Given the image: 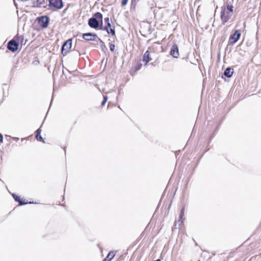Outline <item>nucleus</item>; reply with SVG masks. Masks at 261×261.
Segmentation results:
<instances>
[{
  "label": "nucleus",
  "mask_w": 261,
  "mask_h": 261,
  "mask_svg": "<svg viewBox=\"0 0 261 261\" xmlns=\"http://www.w3.org/2000/svg\"><path fill=\"white\" fill-rule=\"evenodd\" d=\"M241 36V33L239 31L236 30L234 33L232 35L230 39L233 40V42L236 43L240 38Z\"/></svg>",
  "instance_id": "9d476101"
},
{
  "label": "nucleus",
  "mask_w": 261,
  "mask_h": 261,
  "mask_svg": "<svg viewBox=\"0 0 261 261\" xmlns=\"http://www.w3.org/2000/svg\"><path fill=\"white\" fill-rule=\"evenodd\" d=\"M41 132V130L40 128H39L37 130L36 138L37 140L44 142L42 137L40 135Z\"/></svg>",
  "instance_id": "ddd939ff"
},
{
  "label": "nucleus",
  "mask_w": 261,
  "mask_h": 261,
  "mask_svg": "<svg viewBox=\"0 0 261 261\" xmlns=\"http://www.w3.org/2000/svg\"><path fill=\"white\" fill-rule=\"evenodd\" d=\"M128 0H122L121 5L122 6H125L127 3Z\"/></svg>",
  "instance_id": "a211bd4d"
},
{
  "label": "nucleus",
  "mask_w": 261,
  "mask_h": 261,
  "mask_svg": "<svg viewBox=\"0 0 261 261\" xmlns=\"http://www.w3.org/2000/svg\"><path fill=\"white\" fill-rule=\"evenodd\" d=\"M96 35L92 33H85L83 35V38L86 41H94Z\"/></svg>",
  "instance_id": "6e6552de"
},
{
  "label": "nucleus",
  "mask_w": 261,
  "mask_h": 261,
  "mask_svg": "<svg viewBox=\"0 0 261 261\" xmlns=\"http://www.w3.org/2000/svg\"><path fill=\"white\" fill-rule=\"evenodd\" d=\"M184 211H185V207H183L181 210V213L179 216V218L180 220H182V217L184 215Z\"/></svg>",
  "instance_id": "f3484780"
},
{
  "label": "nucleus",
  "mask_w": 261,
  "mask_h": 261,
  "mask_svg": "<svg viewBox=\"0 0 261 261\" xmlns=\"http://www.w3.org/2000/svg\"><path fill=\"white\" fill-rule=\"evenodd\" d=\"M115 256L114 252H110L103 261H110Z\"/></svg>",
  "instance_id": "4468645a"
},
{
  "label": "nucleus",
  "mask_w": 261,
  "mask_h": 261,
  "mask_svg": "<svg viewBox=\"0 0 261 261\" xmlns=\"http://www.w3.org/2000/svg\"><path fill=\"white\" fill-rule=\"evenodd\" d=\"M49 2V6L54 10H58L61 9L63 6L62 0H47Z\"/></svg>",
  "instance_id": "7ed1b4c3"
},
{
  "label": "nucleus",
  "mask_w": 261,
  "mask_h": 261,
  "mask_svg": "<svg viewBox=\"0 0 261 261\" xmlns=\"http://www.w3.org/2000/svg\"><path fill=\"white\" fill-rule=\"evenodd\" d=\"M95 19H96L98 21H101V23H102V15L99 13L97 12L94 15V17H93Z\"/></svg>",
  "instance_id": "2eb2a0df"
},
{
  "label": "nucleus",
  "mask_w": 261,
  "mask_h": 261,
  "mask_svg": "<svg viewBox=\"0 0 261 261\" xmlns=\"http://www.w3.org/2000/svg\"><path fill=\"white\" fill-rule=\"evenodd\" d=\"M107 101V97L105 96V97H104L103 100L102 101L101 105L104 106Z\"/></svg>",
  "instance_id": "6ab92c4d"
},
{
  "label": "nucleus",
  "mask_w": 261,
  "mask_h": 261,
  "mask_svg": "<svg viewBox=\"0 0 261 261\" xmlns=\"http://www.w3.org/2000/svg\"><path fill=\"white\" fill-rule=\"evenodd\" d=\"M233 8L232 5L229 4L221 7V19L223 24L230 18L233 12Z\"/></svg>",
  "instance_id": "f257e3e1"
},
{
  "label": "nucleus",
  "mask_w": 261,
  "mask_h": 261,
  "mask_svg": "<svg viewBox=\"0 0 261 261\" xmlns=\"http://www.w3.org/2000/svg\"><path fill=\"white\" fill-rule=\"evenodd\" d=\"M170 54L174 58H177L178 56V49L176 44H174L172 46Z\"/></svg>",
  "instance_id": "1a4fd4ad"
},
{
  "label": "nucleus",
  "mask_w": 261,
  "mask_h": 261,
  "mask_svg": "<svg viewBox=\"0 0 261 261\" xmlns=\"http://www.w3.org/2000/svg\"><path fill=\"white\" fill-rule=\"evenodd\" d=\"M3 136L1 134H0V142L3 141Z\"/></svg>",
  "instance_id": "412c9836"
},
{
  "label": "nucleus",
  "mask_w": 261,
  "mask_h": 261,
  "mask_svg": "<svg viewBox=\"0 0 261 261\" xmlns=\"http://www.w3.org/2000/svg\"><path fill=\"white\" fill-rule=\"evenodd\" d=\"M233 73L232 70L230 68H227L224 71V74L228 77H230L231 76L232 74Z\"/></svg>",
  "instance_id": "f8f14e48"
},
{
  "label": "nucleus",
  "mask_w": 261,
  "mask_h": 261,
  "mask_svg": "<svg viewBox=\"0 0 261 261\" xmlns=\"http://www.w3.org/2000/svg\"><path fill=\"white\" fill-rule=\"evenodd\" d=\"M115 45H114V44H110V50H111V51H114V49H115Z\"/></svg>",
  "instance_id": "aec40b11"
},
{
  "label": "nucleus",
  "mask_w": 261,
  "mask_h": 261,
  "mask_svg": "<svg viewBox=\"0 0 261 261\" xmlns=\"http://www.w3.org/2000/svg\"><path fill=\"white\" fill-rule=\"evenodd\" d=\"M104 20L106 25L103 27L102 23H101L100 29L106 30L108 34H111L112 35L115 36V27L111 25V20L109 19V17L105 18Z\"/></svg>",
  "instance_id": "f03ea898"
},
{
  "label": "nucleus",
  "mask_w": 261,
  "mask_h": 261,
  "mask_svg": "<svg viewBox=\"0 0 261 261\" xmlns=\"http://www.w3.org/2000/svg\"><path fill=\"white\" fill-rule=\"evenodd\" d=\"M18 47V44L16 41L15 40H11L8 44V49L13 51L14 52L16 50H17Z\"/></svg>",
  "instance_id": "39448f33"
},
{
  "label": "nucleus",
  "mask_w": 261,
  "mask_h": 261,
  "mask_svg": "<svg viewBox=\"0 0 261 261\" xmlns=\"http://www.w3.org/2000/svg\"><path fill=\"white\" fill-rule=\"evenodd\" d=\"M39 24L43 28H46L48 24V18L47 16H41L38 18Z\"/></svg>",
  "instance_id": "423d86ee"
},
{
  "label": "nucleus",
  "mask_w": 261,
  "mask_h": 261,
  "mask_svg": "<svg viewBox=\"0 0 261 261\" xmlns=\"http://www.w3.org/2000/svg\"><path fill=\"white\" fill-rule=\"evenodd\" d=\"M12 196L16 201H18L19 202L20 205H22V204H24L27 203L26 202H24V203L22 202L20 200V197L16 196L15 194H13Z\"/></svg>",
  "instance_id": "dca6fc26"
},
{
  "label": "nucleus",
  "mask_w": 261,
  "mask_h": 261,
  "mask_svg": "<svg viewBox=\"0 0 261 261\" xmlns=\"http://www.w3.org/2000/svg\"><path fill=\"white\" fill-rule=\"evenodd\" d=\"M143 60L146 64L151 60V58L149 56V52L148 51H146L145 53Z\"/></svg>",
  "instance_id": "9b49d317"
},
{
  "label": "nucleus",
  "mask_w": 261,
  "mask_h": 261,
  "mask_svg": "<svg viewBox=\"0 0 261 261\" xmlns=\"http://www.w3.org/2000/svg\"><path fill=\"white\" fill-rule=\"evenodd\" d=\"M88 24L91 28L97 29L99 25V22L96 19L92 17L89 19Z\"/></svg>",
  "instance_id": "0eeeda50"
},
{
  "label": "nucleus",
  "mask_w": 261,
  "mask_h": 261,
  "mask_svg": "<svg viewBox=\"0 0 261 261\" xmlns=\"http://www.w3.org/2000/svg\"><path fill=\"white\" fill-rule=\"evenodd\" d=\"M154 261H161V260L159 259H157V260H154Z\"/></svg>",
  "instance_id": "4be33fe9"
},
{
  "label": "nucleus",
  "mask_w": 261,
  "mask_h": 261,
  "mask_svg": "<svg viewBox=\"0 0 261 261\" xmlns=\"http://www.w3.org/2000/svg\"><path fill=\"white\" fill-rule=\"evenodd\" d=\"M72 46L71 39L67 40L63 45L62 47V54L63 56L66 55L70 50Z\"/></svg>",
  "instance_id": "20e7f679"
}]
</instances>
